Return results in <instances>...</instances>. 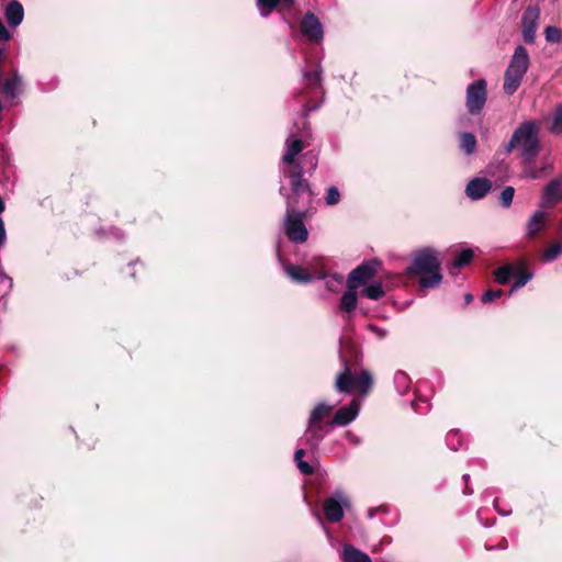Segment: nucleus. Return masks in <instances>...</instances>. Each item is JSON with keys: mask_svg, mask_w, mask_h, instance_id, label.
Masks as SVG:
<instances>
[{"mask_svg": "<svg viewBox=\"0 0 562 562\" xmlns=\"http://www.w3.org/2000/svg\"><path fill=\"white\" fill-rule=\"evenodd\" d=\"M529 66V54L527 49L519 45L516 47L512 60L505 71L504 92L508 95L514 94L519 88L521 80Z\"/></svg>", "mask_w": 562, "mask_h": 562, "instance_id": "obj_5", "label": "nucleus"}, {"mask_svg": "<svg viewBox=\"0 0 562 562\" xmlns=\"http://www.w3.org/2000/svg\"><path fill=\"white\" fill-rule=\"evenodd\" d=\"M550 132L553 134L562 133V106H558L553 114V122L550 127Z\"/></svg>", "mask_w": 562, "mask_h": 562, "instance_id": "obj_33", "label": "nucleus"}, {"mask_svg": "<svg viewBox=\"0 0 562 562\" xmlns=\"http://www.w3.org/2000/svg\"><path fill=\"white\" fill-rule=\"evenodd\" d=\"M295 0H280V3H284L285 5H291Z\"/></svg>", "mask_w": 562, "mask_h": 562, "instance_id": "obj_45", "label": "nucleus"}, {"mask_svg": "<svg viewBox=\"0 0 562 562\" xmlns=\"http://www.w3.org/2000/svg\"><path fill=\"white\" fill-rule=\"evenodd\" d=\"M360 402L352 400L348 405L340 407L336 411L331 420L328 422L330 427L340 426L345 427L352 423L360 413Z\"/></svg>", "mask_w": 562, "mask_h": 562, "instance_id": "obj_13", "label": "nucleus"}, {"mask_svg": "<svg viewBox=\"0 0 562 562\" xmlns=\"http://www.w3.org/2000/svg\"><path fill=\"white\" fill-rule=\"evenodd\" d=\"M474 257V251L471 248H465L459 251L452 262L454 268H461L463 266L469 265Z\"/></svg>", "mask_w": 562, "mask_h": 562, "instance_id": "obj_25", "label": "nucleus"}, {"mask_svg": "<svg viewBox=\"0 0 562 562\" xmlns=\"http://www.w3.org/2000/svg\"><path fill=\"white\" fill-rule=\"evenodd\" d=\"M546 41L550 43H559L562 40V30L555 26H547L544 30Z\"/></svg>", "mask_w": 562, "mask_h": 562, "instance_id": "obj_31", "label": "nucleus"}, {"mask_svg": "<svg viewBox=\"0 0 562 562\" xmlns=\"http://www.w3.org/2000/svg\"><path fill=\"white\" fill-rule=\"evenodd\" d=\"M531 279H532V274L531 273H529V272L520 273L519 276L516 277L509 293L513 294L518 289H520L524 285H526Z\"/></svg>", "mask_w": 562, "mask_h": 562, "instance_id": "obj_32", "label": "nucleus"}, {"mask_svg": "<svg viewBox=\"0 0 562 562\" xmlns=\"http://www.w3.org/2000/svg\"><path fill=\"white\" fill-rule=\"evenodd\" d=\"M540 18L538 7H528L521 16L522 37L526 43L532 44L536 38V31Z\"/></svg>", "mask_w": 562, "mask_h": 562, "instance_id": "obj_11", "label": "nucleus"}, {"mask_svg": "<svg viewBox=\"0 0 562 562\" xmlns=\"http://www.w3.org/2000/svg\"><path fill=\"white\" fill-rule=\"evenodd\" d=\"M305 456V450L303 448H300L294 453V460L296 462V465L301 473L305 475H310L313 473V467L303 460V457Z\"/></svg>", "mask_w": 562, "mask_h": 562, "instance_id": "obj_26", "label": "nucleus"}, {"mask_svg": "<svg viewBox=\"0 0 562 562\" xmlns=\"http://www.w3.org/2000/svg\"><path fill=\"white\" fill-rule=\"evenodd\" d=\"M487 101V82L476 79L468 85L465 91V108L469 114L480 115Z\"/></svg>", "mask_w": 562, "mask_h": 562, "instance_id": "obj_8", "label": "nucleus"}, {"mask_svg": "<svg viewBox=\"0 0 562 562\" xmlns=\"http://www.w3.org/2000/svg\"><path fill=\"white\" fill-rule=\"evenodd\" d=\"M325 201L327 205H336L340 201V192L337 187L330 186L327 189V193L325 196Z\"/></svg>", "mask_w": 562, "mask_h": 562, "instance_id": "obj_34", "label": "nucleus"}, {"mask_svg": "<svg viewBox=\"0 0 562 562\" xmlns=\"http://www.w3.org/2000/svg\"><path fill=\"white\" fill-rule=\"evenodd\" d=\"M279 4L280 0H257V8L263 18L268 16Z\"/></svg>", "mask_w": 562, "mask_h": 562, "instance_id": "obj_28", "label": "nucleus"}, {"mask_svg": "<svg viewBox=\"0 0 562 562\" xmlns=\"http://www.w3.org/2000/svg\"><path fill=\"white\" fill-rule=\"evenodd\" d=\"M562 244V241H560Z\"/></svg>", "mask_w": 562, "mask_h": 562, "instance_id": "obj_47", "label": "nucleus"}, {"mask_svg": "<svg viewBox=\"0 0 562 562\" xmlns=\"http://www.w3.org/2000/svg\"><path fill=\"white\" fill-rule=\"evenodd\" d=\"M373 384L372 375L369 371L362 370L358 374L350 371L345 362L344 371L340 372L335 381L336 390L340 393L358 392L366 395Z\"/></svg>", "mask_w": 562, "mask_h": 562, "instance_id": "obj_6", "label": "nucleus"}, {"mask_svg": "<svg viewBox=\"0 0 562 562\" xmlns=\"http://www.w3.org/2000/svg\"><path fill=\"white\" fill-rule=\"evenodd\" d=\"M460 147L461 149L470 155L475 150L476 147V138L472 133H461L460 134Z\"/></svg>", "mask_w": 562, "mask_h": 562, "instance_id": "obj_23", "label": "nucleus"}, {"mask_svg": "<svg viewBox=\"0 0 562 562\" xmlns=\"http://www.w3.org/2000/svg\"><path fill=\"white\" fill-rule=\"evenodd\" d=\"M23 77L19 71H12L7 78L0 81V88L4 99L13 102L23 93Z\"/></svg>", "mask_w": 562, "mask_h": 562, "instance_id": "obj_12", "label": "nucleus"}, {"mask_svg": "<svg viewBox=\"0 0 562 562\" xmlns=\"http://www.w3.org/2000/svg\"><path fill=\"white\" fill-rule=\"evenodd\" d=\"M4 15L8 24L12 27H15L23 21L24 9L18 0H12L8 3Z\"/></svg>", "mask_w": 562, "mask_h": 562, "instance_id": "obj_19", "label": "nucleus"}, {"mask_svg": "<svg viewBox=\"0 0 562 562\" xmlns=\"http://www.w3.org/2000/svg\"><path fill=\"white\" fill-rule=\"evenodd\" d=\"M562 254V244L561 243H553L550 246H548L541 255V259L544 262H552L554 261L560 255Z\"/></svg>", "mask_w": 562, "mask_h": 562, "instance_id": "obj_24", "label": "nucleus"}, {"mask_svg": "<svg viewBox=\"0 0 562 562\" xmlns=\"http://www.w3.org/2000/svg\"><path fill=\"white\" fill-rule=\"evenodd\" d=\"M438 251L427 247L415 254L413 263L407 268L409 274H420L422 288H435L442 281Z\"/></svg>", "mask_w": 562, "mask_h": 562, "instance_id": "obj_3", "label": "nucleus"}, {"mask_svg": "<svg viewBox=\"0 0 562 562\" xmlns=\"http://www.w3.org/2000/svg\"><path fill=\"white\" fill-rule=\"evenodd\" d=\"M348 505V499L341 491H336L323 504V510L326 519L330 522H339L344 518V506Z\"/></svg>", "mask_w": 562, "mask_h": 562, "instance_id": "obj_10", "label": "nucleus"}, {"mask_svg": "<svg viewBox=\"0 0 562 562\" xmlns=\"http://www.w3.org/2000/svg\"><path fill=\"white\" fill-rule=\"evenodd\" d=\"M304 158L308 159V164H310L311 170H315L317 168V158H316V156H314L312 154H305Z\"/></svg>", "mask_w": 562, "mask_h": 562, "instance_id": "obj_41", "label": "nucleus"}, {"mask_svg": "<svg viewBox=\"0 0 562 562\" xmlns=\"http://www.w3.org/2000/svg\"><path fill=\"white\" fill-rule=\"evenodd\" d=\"M495 280L499 284H506L514 276V268L509 265H505L494 272Z\"/></svg>", "mask_w": 562, "mask_h": 562, "instance_id": "obj_27", "label": "nucleus"}, {"mask_svg": "<svg viewBox=\"0 0 562 562\" xmlns=\"http://www.w3.org/2000/svg\"><path fill=\"white\" fill-rule=\"evenodd\" d=\"M540 126L536 121L527 120L520 123L505 145V153L518 150L519 156L527 164L533 161L540 151Z\"/></svg>", "mask_w": 562, "mask_h": 562, "instance_id": "obj_2", "label": "nucleus"}, {"mask_svg": "<svg viewBox=\"0 0 562 562\" xmlns=\"http://www.w3.org/2000/svg\"><path fill=\"white\" fill-rule=\"evenodd\" d=\"M491 188L492 183L488 179L474 178L468 183L465 193L471 200H480L490 192Z\"/></svg>", "mask_w": 562, "mask_h": 562, "instance_id": "obj_17", "label": "nucleus"}, {"mask_svg": "<svg viewBox=\"0 0 562 562\" xmlns=\"http://www.w3.org/2000/svg\"><path fill=\"white\" fill-rule=\"evenodd\" d=\"M447 443L452 450H458L461 446L458 430H450L447 435Z\"/></svg>", "mask_w": 562, "mask_h": 562, "instance_id": "obj_36", "label": "nucleus"}, {"mask_svg": "<svg viewBox=\"0 0 562 562\" xmlns=\"http://www.w3.org/2000/svg\"><path fill=\"white\" fill-rule=\"evenodd\" d=\"M515 194V189L513 187H506L499 195L501 203L504 207H509Z\"/></svg>", "mask_w": 562, "mask_h": 562, "instance_id": "obj_35", "label": "nucleus"}, {"mask_svg": "<svg viewBox=\"0 0 562 562\" xmlns=\"http://www.w3.org/2000/svg\"><path fill=\"white\" fill-rule=\"evenodd\" d=\"M342 276L340 274H333L330 278H328L325 282V286L328 291L335 292L336 285H339L342 283Z\"/></svg>", "mask_w": 562, "mask_h": 562, "instance_id": "obj_37", "label": "nucleus"}, {"mask_svg": "<svg viewBox=\"0 0 562 562\" xmlns=\"http://www.w3.org/2000/svg\"><path fill=\"white\" fill-rule=\"evenodd\" d=\"M285 273L296 283H308L313 279H326L327 274L323 270H318L315 273H310L299 266L286 265L284 267Z\"/></svg>", "mask_w": 562, "mask_h": 562, "instance_id": "obj_16", "label": "nucleus"}, {"mask_svg": "<svg viewBox=\"0 0 562 562\" xmlns=\"http://www.w3.org/2000/svg\"><path fill=\"white\" fill-rule=\"evenodd\" d=\"M357 303V289H347L340 299V308L346 313H351L356 310Z\"/></svg>", "mask_w": 562, "mask_h": 562, "instance_id": "obj_21", "label": "nucleus"}, {"mask_svg": "<svg viewBox=\"0 0 562 562\" xmlns=\"http://www.w3.org/2000/svg\"><path fill=\"white\" fill-rule=\"evenodd\" d=\"M335 404H329L325 401L318 402L311 411L305 432L301 438V442L312 449L318 448L319 443L324 440L327 430L328 422L325 418L328 417Z\"/></svg>", "mask_w": 562, "mask_h": 562, "instance_id": "obj_4", "label": "nucleus"}, {"mask_svg": "<svg viewBox=\"0 0 562 562\" xmlns=\"http://www.w3.org/2000/svg\"><path fill=\"white\" fill-rule=\"evenodd\" d=\"M394 383L400 393H405L409 387V378L406 373L397 371L394 375Z\"/></svg>", "mask_w": 562, "mask_h": 562, "instance_id": "obj_29", "label": "nucleus"}, {"mask_svg": "<svg viewBox=\"0 0 562 562\" xmlns=\"http://www.w3.org/2000/svg\"><path fill=\"white\" fill-rule=\"evenodd\" d=\"M562 200V177L551 180L543 189L541 206L550 207Z\"/></svg>", "mask_w": 562, "mask_h": 562, "instance_id": "obj_15", "label": "nucleus"}, {"mask_svg": "<svg viewBox=\"0 0 562 562\" xmlns=\"http://www.w3.org/2000/svg\"><path fill=\"white\" fill-rule=\"evenodd\" d=\"M304 149V143L302 139L296 138L294 135H290L285 140V151L282 156V162L288 165L286 169L282 170L284 177L290 179V187L292 188V172L296 171L300 175L301 179H305L303 177L304 169L303 166L295 160L296 156Z\"/></svg>", "mask_w": 562, "mask_h": 562, "instance_id": "obj_7", "label": "nucleus"}, {"mask_svg": "<svg viewBox=\"0 0 562 562\" xmlns=\"http://www.w3.org/2000/svg\"><path fill=\"white\" fill-rule=\"evenodd\" d=\"M0 277H1L2 281L5 283L8 291H10L13 285L12 279L10 277H8L3 270H0Z\"/></svg>", "mask_w": 562, "mask_h": 562, "instance_id": "obj_43", "label": "nucleus"}, {"mask_svg": "<svg viewBox=\"0 0 562 562\" xmlns=\"http://www.w3.org/2000/svg\"><path fill=\"white\" fill-rule=\"evenodd\" d=\"M464 300H465V303H467V304L471 303V302H472V300H473L472 294H470V293L465 294Z\"/></svg>", "mask_w": 562, "mask_h": 562, "instance_id": "obj_44", "label": "nucleus"}, {"mask_svg": "<svg viewBox=\"0 0 562 562\" xmlns=\"http://www.w3.org/2000/svg\"><path fill=\"white\" fill-rule=\"evenodd\" d=\"M11 38V34L8 32L2 21L0 20V41L7 42Z\"/></svg>", "mask_w": 562, "mask_h": 562, "instance_id": "obj_40", "label": "nucleus"}, {"mask_svg": "<svg viewBox=\"0 0 562 562\" xmlns=\"http://www.w3.org/2000/svg\"><path fill=\"white\" fill-rule=\"evenodd\" d=\"M503 295V291L502 290H487L483 295H482V301L484 303H490L498 297H501Z\"/></svg>", "mask_w": 562, "mask_h": 562, "instance_id": "obj_38", "label": "nucleus"}, {"mask_svg": "<svg viewBox=\"0 0 562 562\" xmlns=\"http://www.w3.org/2000/svg\"><path fill=\"white\" fill-rule=\"evenodd\" d=\"M303 76H304L305 80L308 82L310 86H312V87L321 86V82H322V69H321V66H317V68L313 72L304 71Z\"/></svg>", "mask_w": 562, "mask_h": 562, "instance_id": "obj_30", "label": "nucleus"}, {"mask_svg": "<svg viewBox=\"0 0 562 562\" xmlns=\"http://www.w3.org/2000/svg\"><path fill=\"white\" fill-rule=\"evenodd\" d=\"M379 262L376 260L364 261L351 270L347 277V289H358L371 281L378 272Z\"/></svg>", "mask_w": 562, "mask_h": 562, "instance_id": "obj_9", "label": "nucleus"}, {"mask_svg": "<svg viewBox=\"0 0 562 562\" xmlns=\"http://www.w3.org/2000/svg\"><path fill=\"white\" fill-rule=\"evenodd\" d=\"M280 194L285 198L286 212L283 220V228L288 238L295 244L305 243L308 232L304 224L306 207L312 202V190L306 179H301L296 171L292 172V189L285 193V188H280Z\"/></svg>", "mask_w": 562, "mask_h": 562, "instance_id": "obj_1", "label": "nucleus"}, {"mask_svg": "<svg viewBox=\"0 0 562 562\" xmlns=\"http://www.w3.org/2000/svg\"><path fill=\"white\" fill-rule=\"evenodd\" d=\"M362 295H364L366 297H368L370 300H374V301L380 300L381 297H383L385 295V291H384L382 282L375 281V282H372L371 284L367 285L362 291Z\"/></svg>", "mask_w": 562, "mask_h": 562, "instance_id": "obj_22", "label": "nucleus"}, {"mask_svg": "<svg viewBox=\"0 0 562 562\" xmlns=\"http://www.w3.org/2000/svg\"><path fill=\"white\" fill-rule=\"evenodd\" d=\"M548 223V214L542 210H537L529 217L526 225V235L529 238H533L539 234Z\"/></svg>", "mask_w": 562, "mask_h": 562, "instance_id": "obj_18", "label": "nucleus"}, {"mask_svg": "<svg viewBox=\"0 0 562 562\" xmlns=\"http://www.w3.org/2000/svg\"><path fill=\"white\" fill-rule=\"evenodd\" d=\"M464 493H465V494H472V491H471L469 487H467V488H465V491H464Z\"/></svg>", "mask_w": 562, "mask_h": 562, "instance_id": "obj_46", "label": "nucleus"}, {"mask_svg": "<svg viewBox=\"0 0 562 562\" xmlns=\"http://www.w3.org/2000/svg\"><path fill=\"white\" fill-rule=\"evenodd\" d=\"M301 32L308 41L315 43H319L324 36L319 20L311 12L306 13L302 19Z\"/></svg>", "mask_w": 562, "mask_h": 562, "instance_id": "obj_14", "label": "nucleus"}, {"mask_svg": "<svg viewBox=\"0 0 562 562\" xmlns=\"http://www.w3.org/2000/svg\"><path fill=\"white\" fill-rule=\"evenodd\" d=\"M341 559L345 562H372L371 558L352 544H345L341 551Z\"/></svg>", "mask_w": 562, "mask_h": 562, "instance_id": "obj_20", "label": "nucleus"}, {"mask_svg": "<svg viewBox=\"0 0 562 562\" xmlns=\"http://www.w3.org/2000/svg\"><path fill=\"white\" fill-rule=\"evenodd\" d=\"M369 330L372 331L379 339H383L386 337V330L383 328H380L375 325H369Z\"/></svg>", "mask_w": 562, "mask_h": 562, "instance_id": "obj_39", "label": "nucleus"}, {"mask_svg": "<svg viewBox=\"0 0 562 562\" xmlns=\"http://www.w3.org/2000/svg\"><path fill=\"white\" fill-rule=\"evenodd\" d=\"M345 436L346 439L352 445H359L361 442V439L351 431H347Z\"/></svg>", "mask_w": 562, "mask_h": 562, "instance_id": "obj_42", "label": "nucleus"}]
</instances>
